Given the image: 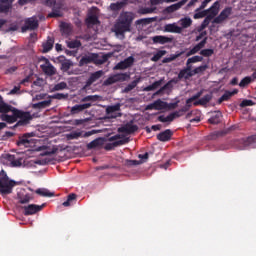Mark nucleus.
<instances>
[{"label":"nucleus","mask_w":256,"mask_h":256,"mask_svg":"<svg viewBox=\"0 0 256 256\" xmlns=\"http://www.w3.org/2000/svg\"><path fill=\"white\" fill-rule=\"evenodd\" d=\"M130 79H131V74L129 72L117 73L108 77L104 81V85L109 86L115 83H123L124 81H129Z\"/></svg>","instance_id":"nucleus-3"},{"label":"nucleus","mask_w":256,"mask_h":256,"mask_svg":"<svg viewBox=\"0 0 256 256\" xmlns=\"http://www.w3.org/2000/svg\"><path fill=\"white\" fill-rule=\"evenodd\" d=\"M182 114H179V112H172L168 116L165 117V115H161L158 117V121L160 123H171L172 121H175L177 117H181Z\"/></svg>","instance_id":"nucleus-18"},{"label":"nucleus","mask_w":256,"mask_h":256,"mask_svg":"<svg viewBox=\"0 0 256 256\" xmlns=\"http://www.w3.org/2000/svg\"><path fill=\"white\" fill-rule=\"evenodd\" d=\"M1 3H5V4L0 5V12L8 13L9 9H11V3H13V0H1Z\"/></svg>","instance_id":"nucleus-36"},{"label":"nucleus","mask_w":256,"mask_h":256,"mask_svg":"<svg viewBox=\"0 0 256 256\" xmlns=\"http://www.w3.org/2000/svg\"><path fill=\"white\" fill-rule=\"evenodd\" d=\"M188 64L190 63H201L203 61V56H193L191 58H188Z\"/></svg>","instance_id":"nucleus-55"},{"label":"nucleus","mask_w":256,"mask_h":256,"mask_svg":"<svg viewBox=\"0 0 256 256\" xmlns=\"http://www.w3.org/2000/svg\"><path fill=\"white\" fill-rule=\"evenodd\" d=\"M201 51L197 45H195L190 51L186 53V57H191V55H195L196 53H199Z\"/></svg>","instance_id":"nucleus-59"},{"label":"nucleus","mask_w":256,"mask_h":256,"mask_svg":"<svg viewBox=\"0 0 256 256\" xmlns=\"http://www.w3.org/2000/svg\"><path fill=\"white\" fill-rule=\"evenodd\" d=\"M17 66H12L5 71V75H12V73H15L17 71Z\"/></svg>","instance_id":"nucleus-64"},{"label":"nucleus","mask_w":256,"mask_h":256,"mask_svg":"<svg viewBox=\"0 0 256 256\" xmlns=\"http://www.w3.org/2000/svg\"><path fill=\"white\" fill-rule=\"evenodd\" d=\"M188 0H181L178 3L172 4L168 7L165 8V13H175V11H179V9H181V7H183V5H185V3H187Z\"/></svg>","instance_id":"nucleus-19"},{"label":"nucleus","mask_w":256,"mask_h":256,"mask_svg":"<svg viewBox=\"0 0 256 256\" xmlns=\"http://www.w3.org/2000/svg\"><path fill=\"white\" fill-rule=\"evenodd\" d=\"M250 83H253V78L251 76H246L240 81L238 85L239 87L244 88L247 87V85H250Z\"/></svg>","instance_id":"nucleus-45"},{"label":"nucleus","mask_w":256,"mask_h":256,"mask_svg":"<svg viewBox=\"0 0 256 256\" xmlns=\"http://www.w3.org/2000/svg\"><path fill=\"white\" fill-rule=\"evenodd\" d=\"M15 133L11 131H6L5 134L2 136V141H7V139L14 137Z\"/></svg>","instance_id":"nucleus-63"},{"label":"nucleus","mask_w":256,"mask_h":256,"mask_svg":"<svg viewBox=\"0 0 256 256\" xmlns=\"http://www.w3.org/2000/svg\"><path fill=\"white\" fill-rule=\"evenodd\" d=\"M208 123H210V125H219V123H221V112H216L212 115L211 118L208 119Z\"/></svg>","instance_id":"nucleus-37"},{"label":"nucleus","mask_w":256,"mask_h":256,"mask_svg":"<svg viewBox=\"0 0 256 256\" xmlns=\"http://www.w3.org/2000/svg\"><path fill=\"white\" fill-rule=\"evenodd\" d=\"M33 133H25L22 136H20L16 142L17 147L20 149H27L33 145Z\"/></svg>","instance_id":"nucleus-4"},{"label":"nucleus","mask_w":256,"mask_h":256,"mask_svg":"<svg viewBox=\"0 0 256 256\" xmlns=\"http://www.w3.org/2000/svg\"><path fill=\"white\" fill-rule=\"evenodd\" d=\"M45 204L37 205V204H29L24 206L22 209L24 210V215L29 217V215H35V213H39V211H43Z\"/></svg>","instance_id":"nucleus-7"},{"label":"nucleus","mask_w":256,"mask_h":256,"mask_svg":"<svg viewBox=\"0 0 256 256\" xmlns=\"http://www.w3.org/2000/svg\"><path fill=\"white\" fill-rule=\"evenodd\" d=\"M123 7H125V2H116L110 5L112 11H119L120 9H123Z\"/></svg>","instance_id":"nucleus-49"},{"label":"nucleus","mask_w":256,"mask_h":256,"mask_svg":"<svg viewBox=\"0 0 256 256\" xmlns=\"http://www.w3.org/2000/svg\"><path fill=\"white\" fill-rule=\"evenodd\" d=\"M14 109H17V108L5 103V101L3 100V97L0 95V113H2V115H7V113H12L13 115Z\"/></svg>","instance_id":"nucleus-17"},{"label":"nucleus","mask_w":256,"mask_h":256,"mask_svg":"<svg viewBox=\"0 0 256 256\" xmlns=\"http://www.w3.org/2000/svg\"><path fill=\"white\" fill-rule=\"evenodd\" d=\"M153 11H155V8H141L139 13L141 15H149V13H153Z\"/></svg>","instance_id":"nucleus-60"},{"label":"nucleus","mask_w":256,"mask_h":256,"mask_svg":"<svg viewBox=\"0 0 256 256\" xmlns=\"http://www.w3.org/2000/svg\"><path fill=\"white\" fill-rule=\"evenodd\" d=\"M103 74H104L103 70H99V71L92 73L90 75V77L88 78L86 85H93V83H95V81H99V79H101L103 77Z\"/></svg>","instance_id":"nucleus-24"},{"label":"nucleus","mask_w":256,"mask_h":256,"mask_svg":"<svg viewBox=\"0 0 256 256\" xmlns=\"http://www.w3.org/2000/svg\"><path fill=\"white\" fill-rule=\"evenodd\" d=\"M51 106V99L44 100L38 103L33 104V109H47Z\"/></svg>","instance_id":"nucleus-35"},{"label":"nucleus","mask_w":256,"mask_h":256,"mask_svg":"<svg viewBox=\"0 0 256 256\" xmlns=\"http://www.w3.org/2000/svg\"><path fill=\"white\" fill-rule=\"evenodd\" d=\"M154 45H167V43H173L175 38L173 36L156 35L151 38Z\"/></svg>","instance_id":"nucleus-10"},{"label":"nucleus","mask_w":256,"mask_h":256,"mask_svg":"<svg viewBox=\"0 0 256 256\" xmlns=\"http://www.w3.org/2000/svg\"><path fill=\"white\" fill-rule=\"evenodd\" d=\"M164 55H167L166 50H158L157 53L154 54V56L151 58V61H153L154 63H157V61H159L162 57H164Z\"/></svg>","instance_id":"nucleus-44"},{"label":"nucleus","mask_w":256,"mask_h":256,"mask_svg":"<svg viewBox=\"0 0 256 256\" xmlns=\"http://www.w3.org/2000/svg\"><path fill=\"white\" fill-rule=\"evenodd\" d=\"M133 63H135V58L133 56H129L124 60L117 63L114 67V71H125V69H129V67H133Z\"/></svg>","instance_id":"nucleus-5"},{"label":"nucleus","mask_w":256,"mask_h":256,"mask_svg":"<svg viewBox=\"0 0 256 256\" xmlns=\"http://www.w3.org/2000/svg\"><path fill=\"white\" fill-rule=\"evenodd\" d=\"M154 109L156 111H161L163 109H167V102H164L162 100H156L154 103H153V106Z\"/></svg>","instance_id":"nucleus-39"},{"label":"nucleus","mask_w":256,"mask_h":256,"mask_svg":"<svg viewBox=\"0 0 256 256\" xmlns=\"http://www.w3.org/2000/svg\"><path fill=\"white\" fill-rule=\"evenodd\" d=\"M237 93H239L238 89H234L232 92L229 90H226L224 94L218 99V105H221L223 101H229V99H231L233 95H237Z\"/></svg>","instance_id":"nucleus-23"},{"label":"nucleus","mask_w":256,"mask_h":256,"mask_svg":"<svg viewBox=\"0 0 256 256\" xmlns=\"http://www.w3.org/2000/svg\"><path fill=\"white\" fill-rule=\"evenodd\" d=\"M67 47H69V49H79V47H81V41L72 40L67 43Z\"/></svg>","instance_id":"nucleus-52"},{"label":"nucleus","mask_w":256,"mask_h":256,"mask_svg":"<svg viewBox=\"0 0 256 256\" xmlns=\"http://www.w3.org/2000/svg\"><path fill=\"white\" fill-rule=\"evenodd\" d=\"M60 31L62 33V35H71L73 28L71 27V24L67 23V22H62L60 25Z\"/></svg>","instance_id":"nucleus-32"},{"label":"nucleus","mask_w":256,"mask_h":256,"mask_svg":"<svg viewBox=\"0 0 256 256\" xmlns=\"http://www.w3.org/2000/svg\"><path fill=\"white\" fill-rule=\"evenodd\" d=\"M253 105H255V102H253V100H243L240 103V107H253Z\"/></svg>","instance_id":"nucleus-58"},{"label":"nucleus","mask_w":256,"mask_h":256,"mask_svg":"<svg viewBox=\"0 0 256 256\" xmlns=\"http://www.w3.org/2000/svg\"><path fill=\"white\" fill-rule=\"evenodd\" d=\"M161 87V80L155 81L152 85H149L144 88V91H155V89H159Z\"/></svg>","instance_id":"nucleus-48"},{"label":"nucleus","mask_w":256,"mask_h":256,"mask_svg":"<svg viewBox=\"0 0 256 256\" xmlns=\"http://www.w3.org/2000/svg\"><path fill=\"white\" fill-rule=\"evenodd\" d=\"M211 21H213V18L211 16H206L200 25L201 31H203V29H207V27H209V23H211Z\"/></svg>","instance_id":"nucleus-50"},{"label":"nucleus","mask_w":256,"mask_h":256,"mask_svg":"<svg viewBox=\"0 0 256 256\" xmlns=\"http://www.w3.org/2000/svg\"><path fill=\"white\" fill-rule=\"evenodd\" d=\"M220 6L221 4L219 3V1L214 2L210 8L206 9L207 16L212 17V19H215V17L219 15Z\"/></svg>","instance_id":"nucleus-16"},{"label":"nucleus","mask_w":256,"mask_h":256,"mask_svg":"<svg viewBox=\"0 0 256 256\" xmlns=\"http://www.w3.org/2000/svg\"><path fill=\"white\" fill-rule=\"evenodd\" d=\"M117 111H121V103H116L115 105L107 106L106 115H108L109 119H117V117L122 116V114L120 112L117 113Z\"/></svg>","instance_id":"nucleus-8"},{"label":"nucleus","mask_w":256,"mask_h":256,"mask_svg":"<svg viewBox=\"0 0 256 256\" xmlns=\"http://www.w3.org/2000/svg\"><path fill=\"white\" fill-rule=\"evenodd\" d=\"M185 51H177L175 54H171L170 55V60L173 62L175 61V59H179V57H181V55H184Z\"/></svg>","instance_id":"nucleus-61"},{"label":"nucleus","mask_w":256,"mask_h":256,"mask_svg":"<svg viewBox=\"0 0 256 256\" xmlns=\"http://www.w3.org/2000/svg\"><path fill=\"white\" fill-rule=\"evenodd\" d=\"M109 58H111V53L104 54L100 58L96 59V63H98V65H104V63H107V61H109Z\"/></svg>","instance_id":"nucleus-47"},{"label":"nucleus","mask_w":256,"mask_h":256,"mask_svg":"<svg viewBox=\"0 0 256 256\" xmlns=\"http://www.w3.org/2000/svg\"><path fill=\"white\" fill-rule=\"evenodd\" d=\"M77 203V194L71 193L67 196V200L62 203L63 207H71Z\"/></svg>","instance_id":"nucleus-30"},{"label":"nucleus","mask_w":256,"mask_h":256,"mask_svg":"<svg viewBox=\"0 0 256 256\" xmlns=\"http://www.w3.org/2000/svg\"><path fill=\"white\" fill-rule=\"evenodd\" d=\"M214 53L215 50L213 49H203L200 51V55H202V57H212Z\"/></svg>","instance_id":"nucleus-54"},{"label":"nucleus","mask_w":256,"mask_h":256,"mask_svg":"<svg viewBox=\"0 0 256 256\" xmlns=\"http://www.w3.org/2000/svg\"><path fill=\"white\" fill-rule=\"evenodd\" d=\"M36 195H40V197H55V193L50 192L45 188H39L35 191Z\"/></svg>","instance_id":"nucleus-34"},{"label":"nucleus","mask_w":256,"mask_h":256,"mask_svg":"<svg viewBox=\"0 0 256 256\" xmlns=\"http://www.w3.org/2000/svg\"><path fill=\"white\" fill-rule=\"evenodd\" d=\"M125 143H129V140L127 138L123 140L114 141L113 143H108L105 145L104 149L106 151H113L114 147H120V145H125Z\"/></svg>","instance_id":"nucleus-25"},{"label":"nucleus","mask_w":256,"mask_h":256,"mask_svg":"<svg viewBox=\"0 0 256 256\" xmlns=\"http://www.w3.org/2000/svg\"><path fill=\"white\" fill-rule=\"evenodd\" d=\"M86 24L87 25H97V24H99V18L95 14L89 15L86 18Z\"/></svg>","instance_id":"nucleus-42"},{"label":"nucleus","mask_w":256,"mask_h":256,"mask_svg":"<svg viewBox=\"0 0 256 256\" xmlns=\"http://www.w3.org/2000/svg\"><path fill=\"white\" fill-rule=\"evenodd\" d=\"M252 143H256V135L250 136L246 139H241L240 144L242 145L240 149H247Z\"/></svg>","instance_id":"nucleus-28"},{"label":"nucleus","mask_w":256,"mask_h":256,"mask_svg":"<svg viewBox=\"0 0 256 256\" xmlns=\"http://www.w3.org/2000/svg\"><path fill=\"white\" fill-rule=\"evenodd\" d=\"M91 107H93L91 103L76 104L71 108L70 113L71 115H77V113H81L85 109H91Z\"/></svg>","instance_id":"nucleus-14"},{"label":"nucleus","mask_w":256,"mask_h":256,"mask_svg":"<svg viewBox=\"0 0 256 256\" xmlns=\"http://www.w3.org/2000/svg\"><path fill=\"white\" fill-rule=\"evenodd\" d=\"M52 97L53 99H58V100L67 99V97H69V94L57 93V94H54Z\"/></svg>","instance_id":"nucleus-62"},{"label":"nucleus","mask_w":256,"mask_h":256,"mask_svg":"<svg viewBox=\"0 0 256 256\" xmlns=\"http://www.w3.org/2000/svg\"><path fill=\"white\" fill-rule=\"evenodd\" d=\"M97 101H101V96L95 94V95H88L81 99V103H97Z\"/></svg>","instance_id":"nucleus-29"},{"label":"nucleus","mask_w":256,"mask_h":256,"mask_svg":"<svg viewBox=\"0 0 256 256\" xmlns=\"http://www.w3.org/2000/svg\"><path fill=\"white\" fill-rule=\"evenodd\" d=\"M118 22L122 23V25H131L133 23V16L131 14L125 12L120 15Z\"/></svg>","instance_id":"nucleus-27"},{"label":"nucleus","mask_w":256,"mask_h":256,"mask_svg":"<svg viewBox=\"0 0 256 256\" xmlns=\"http://www.w3.org/2000/svg\"><path fill=\"white\" fill-rule=\"evenodd\" d=\"M0 119L10 125L16 123V127H27V125L33 121V116L31 115V112H25L16 108L13 110L12 115L1 114Z\"/></svg>","instance_id":"nucleus-1"},{"label":"nucleus","mask_w":256,"mask_h":256,"mask_svg":"<svg viewBox=\"0 0 256 256\" xmlns=\"http://www.w3.org/2000/svg\"><path fill=\"white\" fill-rule=\"evenodd\" d=\"M203 17H207V10H195V14L193 15V19H203Z\"/></svg>","instance_id":"nucleus-51"},{"label":"nucleus","mask_w":256,"mask_h":256,"mask_svg":"<svg viewBox=\"0 0 256 256\" xmlns=\"http://www.w3.org/2000/svg\"><path fill=\"white\" fill-rule=\"evenodd\" d=\"M17 185V182L15 180L9 179V176H7V172L5 170L0 171V194L2 197H5V195H11L13 193V187Z\"/></svg>","instance_id":"nucleus-2"},{"label":"nucleus","mask_w":256,"mask_h":256,"mask_svg":"<svg viewBox=\"0 0 256 256\" xmlns=\"http://www.w3.org/2000/svg\"><path fill=\"white\" fill-rule=\"evenodd\" d=\"M39 27V21L35 20L34 18H28L25 21V25L22 26V33L25 31H35Z\"/></svg>","instance_id":"nucleus-13"},{"label":"nucleus","mask_w":256,"mask_h":256,"mask_svg":"<svg viewBox=\"0 0 256 256\" xmlns=\"http://www.w3.org/2000/svg\"><path fill=\"white\" fill-rule=\"evenodd\" d=\"M103 138H96L87 144V149H97L98 147H103Z\"/></svg>","instance_id":"nucleus-33"},{"label":"nucleus","mask_w":256,"mask_h":256,"mask_svg":"<svg viewBox=\"0 0 256 256\" xmlns=\"http://www.w3.org/2000/svg\"><path fill=\"white\" fill-rule=\"evenodd\" d=\"M139 130V126L133 124V122H129L124 126L118 128V133H126L127 135H132Z\"/></svg>","instance_id":"nucleus-11"},{"label":"nucleus","mask_w":256,"mask_h":256,"mask_svg":"<svg viewBox=\"0 0 256 256\" xmlns=\"http://www.w3.org/2000/svg\"><path fill=\"white\" fill-rule=\"evenodd\" d=\"M166 33H182L183 28L177 26V24H167L165 26Z\"/></svg>","instance_id":"nucleus-31"},{"label":"nucleus","mask_w":256,"mask_h":256,"mask_svg":"<svg viewBox=\"0 0 256 256\" xmlns=\"http://www.w3.org/2000/svg\"><path fill=\"white\" fill-rule=\"evenodd\" d=\"M7 161H11L12 167H21V160H15V155L6 154Z\"/></svg>","instance_id":"nucleus-40"},{"label":"nucleus","mask_w":256,"mask_h":256,"mask_svg":"<svg viewBox=\"0 0 256 256\" xmlns=\"http://www.w3.org/2000/svg\"><path fill=\"white\" fill-rule=\"evenodd\" d=\"M53 45H55V38L48 36L47 40L42 44L43 53H49L53 49Z\"/></svg>","instance_id":"nucleus-26"},{"label":"nucleus","mask_w":256,"mask_h":256,"mask_svg":"<svg viewBox=\"0 0 256 256\" xmlns=\"http://www.w3.org/2000/svg\"><path fill=\"white\" fill-rule=\"evenodd\" d=\"M209 69V66L207 64L201 65L199 67H196L194 70H192V74L194 75H199V73H205Z\"/></svg>","instance_id":"nucleus-46"},{"label":"nucleus","mask_w":256,"mask_h":256,"mask_svg":"<svg viewBox=\"0 0 256 256\" xmlns=\"http://www.w3.org/2000/svg\"><path fill=\"white\" fill-rule=\"evenodd\" d=\"M232 13H233V8L226 7L220 12V14L217 17L213 19L212 23H216V25H219L223 23V21H227V19H229Z\"/></svg>","instance_id":"nucleus-6"},{"label":"nucleus","mask_w":256,"mask_h":256,"mask_svg":"<svg viewBox=\"0 0 256 256\" xmlns=\"http://www.w3.org/2000/svg\"><path fill=\"white\" fill-rule=\"evenodd\" d=\"M139 81L140 79H136L134 81H132L130 84H128L124 89H123V93H129L131 91H133V89H135V87H137V85H139Z\"/></svg>","instance_id":"nucleus-41"},{"label":"nucleus","mask_w":256,"mask_h":256,"mask_svg":"<svg viewBox=\"0 0 256 256\" xmlns=\"http://www.w3.org/2000/svg\"><path fill=\"white\" fill-rule=\"evenodd\" d=\"M116 35H123V33H127V31H131V25L122 24V22H117L114 25Z\"/></svg>","instance_id":"nucleus-15"},{"label":"nucleus","mask_w":256,"mask_h":256,"mask_svg":"<svg viewBox=\"0 0 256 256\" xmlns=\"http://www.w3.org/2000/svg\"><path fill=\"white\" fill-rule=\"evenodd\" d=\"M125 167H137V165H141V162L139 160H125L124 161Z\"/></svg>","instance_id":"nucleus-53"},{"label":"nucleus","mask_w":256,"mask_h":256,"mask_svg":"<svg viewBox=\"0 0 256 256\" xmlns=\"http://www.w3.org/2000/svg\"><path fill=\"white\" fill-rule=\"evenodd\" d=\"M171 137H173V131H171L170 129H166L165 131L160 132L157 135L158 141H162V142L170 141Z\"/></svg>","instance_id":"nucleus-22"},{"label":"nucleus","mask_w":256,"mask_h":256,"mask_svg":"<svg viewBox=\"0 0 256 256\" xmlns=\"http://www.w3.org/2000/svg\"><path fill=\"white\" fill-rule=\"evenodd\" d=\"M59 62L61 63V71L67 73L71 67H73V61L65 59V57H60Z\"/></svg>","instance_id":"nucleus-20"},{"label":"nucleus","mask_w":256,"mask_h":256,"mask_svg":"<svg viewBox=\"0 0 256 256\" xmlns=\"http://www.w3.org/2000/svg\"><path fill=\"white\" fill-rule=\"evenodd\" d=\"M212 99H213V94L209 93L204 95L198 101H195L193 105L194 107H199V105H201L202 107H205V105H207V103H210Z\"/></svg>","instance_id":"nucleus-21"},{"label":"nucleus","mask_w":256,"mask_h":256,"mask_svg":"<svg viewBox=\"0 0 256 256\" xmlns=\"http://www.w3.org/2000/svg\"><path fill=\"white\" fill-rule=\"evenodd\" d=\"M97 59H99V54L97 53L85 55L80 59L79 66L83 67L84 65H89V63H96Z\"/></svg>","instance_id":"nucleus-12"},{"label":"nucleus","mask_w":256,"mask_h":256,"mask_svg":"<svg viewBox=\"0 0 256 256\" xmlns=\"http://www.w3.org/2000/svg\"><path fill=\"white\" fill-rule=\"evenodd\" d=\"M40 69H42L43 73L48 77H53V75L57 74V69L51 64L49 59H45V64L40 65Z\"/></svg>","instance_id":"nucleus-9"},{"label":"nucleus","mask_w":256,"mask_h":256,"mask_svg":"<svg viewBox=\"0 0 256 256\" xmlns=\"http://www.w3.org/2000/svg\"><path fill=\"white\" fill-rule=\"evenodd\" d=\"M63 89H67V83L60 82L54 86V91H63Z\"/></svg>","instance_id":"nucleus-56"},{"label":"nucleus","mask_w":256,"mask_h":256,"mask_svg":"<svg viewBox=\"0 0 256 256\" xmlns=\"http://www.w3.org/2000/svg\"><path fill=\"white\" fill-rule=\"evenodd\" d=\"M190 77H193V72H187L185 69L180 70L178 74L179 81H181V79H189Z\"/></svg>","instance_id":"nucleus-43"},{"label":"nucleus","mask_w":256,"mask_h":256,"mask_svg":"<svg viewBox=\"0 0 256 256\" xmlns=\"http://www.w3.org/2000/svg\"><path fill=\"white\" fill-rule=\"evenodd\" d=\"M29 201H31V196H29V194H26L24 197L19 196V203H21V205H25L26 203H29Z\"/></svg>","instance_id":"nucleus-57"},{"label":"nucleus","mask_w":256,"mask_h":256,"mask_svg":"<svg viewBox=\"0 0 256 256\" xmlns=\"http://www.w3.org/2000/svg\"><path fill=\"white\" fill-rule=\"evenodd\" d=\"M181 29H189L193 25V20L190 17L180 19Z\"/></svg>","instance_id":"nucleus-38"}]
</instances>
